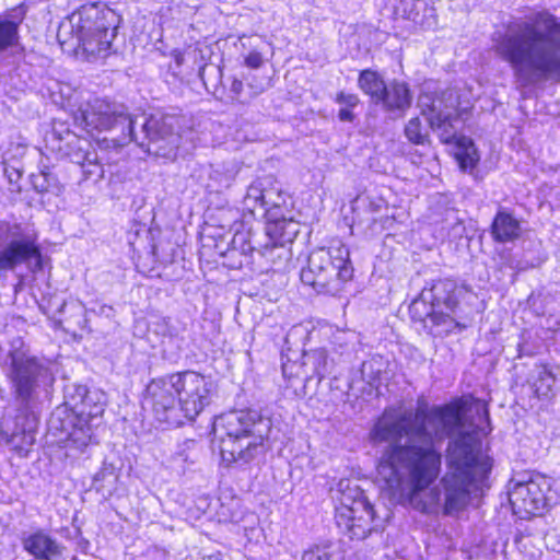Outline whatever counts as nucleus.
Instances as JSON below:
<instances>
[{
	"mask_svg": "<svg viewBox=\"0 0 560 560\" xmlns=\"http://www.w3.org/2000/svg\"><path fill=\"white\" fill-rule=\"evenodd\" d=\"M455 291V282L447 279L438 280L430 288L424 287L411 304L413 317L423 322L436 336L466 328L469 320L458 314Z\"/></svg>",
	"mask_w": 560,
	"mask_h": 560,
	"instance_id": "nucleus-8",
	"label": "nucleus"
},
{
	"mask_svg": "<svg viewBox=\"0 0 560 560\" xmlns=\"http://www.w3.org/2000/svg\"><path fill=\"white\" fill-rule=\"evenodd\" d=\"M18 30L16 22L0 16V52L15 44Z\"/></svg>",
	"mask_w": 560,
	"mask_h": 560,
	"instance_id": "nucleus-29",
	"label": "nucleus"
},
{
	"mask_svg": "<svg viewBox=\"0 0 560 560\" xmlns=\"http://www.w3.org/2000/svg\"><path fill=\"white\" fill-rule=\"evenodd\" d=\"M289 195L283 192L277 187H268L265 196V203L260 218H266L268 221L276 224L285 221V211L288 210Z\"/></svg>",
	"mask_w": 560,
	"mask_h": 560,
	"instance_id": "nucleus-19",
	"label": "nucleus"
},
{
	"mask_svg": "<svg viewBox=\"0 0 560 560\" xmlns=\"http://www.w3.org/2000/svg\"><path fill=\"white\" fill-rule=\"evenodd\" d=\"M244 84L242 80H238L236 78H233L231 86H230V93L232 94V98L236 100L241 103H248L249 96L243 95Z\"/></svg>",
	"mask_w": 560,
	"mask_h": 560,
	"instance_id": "nucleus-38",
	"label": "nucleus"
},
{
	"mask_svg": "<svg viewBox=\"0 0 560 560\" xmlns=\"http://www.w3.org/2000/svg\"><path fill=\"white\" fill-rule=\"evenodd\" d=\"M369 441L373 446L385 442V411L378 417L369 433Z\"/></svg>",
	"mask_w": 560,
	"mask_h": 560,
	"instance_id": "nucleus-33",
	"label": "nucleus"
},
{
	"mask_svg": "<svg viewBox=\"0 0 560 560\" xmlns=\"http://www.w3.org/2000/svg\"><path fill=\"white\" fill-rule=\"evenodd\" d=\"M175 381L185 421L195 420L211 401L212 383L194 371L175 373Z\"/></svg>",
	"mask_w": 560,
	"mask_h": 560,
	"instance_id": "nucleus-15",
	"label": "nucleus"
},
{
	"mask_svg": "<svg viewBox=\"0 0 560 560\" xmlns=\"http://www.w3.org/2000/svg\"><path fill=\"white\" fill-rule=\"evenodd\" d=\"M106 406V394L84 385L67 387L65 406L57 408L49 421V431L60 433L66 446L83 452L98 443V430Z\"/></svg>",
	"mask_w": 560,
	"mask_h": 560,
	"instance_id": "nucleus-6",
	"label": "nucleus"
},
{
	"mask_svg": "<svg viewBox=\"0 0 560 560\" xmlns=\"http://www.w3.org/2000/svg\"><path fill=\"white\" fill-rule=\"evenodd\" d=\"M338 117L341 121H352L354 118L352 112L348 107L340 108Z\"/></svg>",
	"mask_w": 560,
	"mask_h": 560,
	"instance_id": "nucleus-42",
	"label": "nucleus"
},
{
	"mask_svg": "<svg viewBox=\"0 0 560 560\" xmlns=\"http://www.w3.org/2000/svg\"><path fill=\"white\" fill-rule=\"evenodd\" d=\"M553 383H555V377H553L552 373L547 368H544L539 372L538 380L535 383L536 392L539 395H547L549 393V390L551 389Z\"/></svg>",
	"mask_w": 560,
	"mask_h": 560,
	"instance_id": "nucleus-34",
	"label": "nucleus"
},
{
	"mask_svg": "<svg viewBox=\"0 0 560 560\" xmlns=\"http://www.w3.org/2000/svg\"><path fill=\"white\" fill-rule=\"evenodd\" d=\"M196 446V442L194 440L185 441L183 445L179 446V450L175 453V460H179L183 463H194V447Z\"/></svg>",
	"mask_w": 560,
	"mask_h": 560,
	"instance_id": "nucleus-35",
	"label": "nucleus"
},
{
	"mask_svg": "<svg viewBox=\"0 0 560 560\" xmlns=\"http://www.w3.org/2000/svg\"><path fill=\"white\" fill-rule=\"evenodd\" d=\"M386 483H387V492H388V491H389V488L392 487V486H390V480H389L388 478H387V480H386Z\"/></svg>",
	"mask_w": 560,
	"mask_h": 560,
	"instance_id": "nucleus-44",
	"label": "nucleus"
},
{
	"mask_svg": "<svg viewBox=\"0 0 560 560\" xmlns=\"http://www.w3.org/2000/svg\"><path fill=\"white\" fill-rule=\"evenodd\" d=\"M491 43L523 92L545 81L560 82V18L549 10L509 22L492 34Z\"/></svg>",
	"mask_w": 560,
	"mask_h": 560,
	"instance_id": "nucleus-2",
	"label": "nucleus"
},
{
	"mask_svg": "<svg viewBox=\"0 0 560 560\" xmlns=\"http://www.w3.org/2000/svg\"><path fill=\"white\" fill-rule=\"evenodd\" d=\"M359 85L370 95L371 101L385 107V81L375 71L363 70L359 77Z\"/></svg>",
	"mask_w": 560,
	"mask_h": 560,
	"instance_id": "nucleus-21",
	"label": "nucleus"
},
{
	"mask_svg": "<svg viewBox=\"0 0 560 560\" xmlns=\"http://www.w3.org/2000/svg\"><path fill=\"white\" fill-rule=\"evenodd\" d=\"M411 104V96L405 83L394 82L387 88V115L400 116Z\"/></svg>",
	"mask_w": 560,
	"mask_h": 560,
	"instance_id": "nucleus-24",
	"label": "nucleus"
},
{
	"mask_svg": "<svg viewBox=\"0 0 560 560\" xmlns=\"http://www.w3.org/2000/svg\"><path fill=\"white\" fill-rule=\"evenodd\" d=\"M267 83L264 79H258L255 75L247 78V88L249 90L248 96L249 101L260 95L266 89Z\"/></svg>",
	"mask_w": 560,
	"mask_h": 560,
	"instance_id": "nucleus-36",
	"label": "nucleus"
},
{
	"mask_svg": "<svg viewBox=\"0 0 560 560\" xmlns=\"http://www.w3.org/2000/svg\"><path fill=\"white\" fill-rule=\"evenodd\" d=\"M511 483L509 500L513 512L522 517L540 513L550 500V480L542 475L522 474Z\"/></svg>",
	"mask_w": 560,
	"mask_h": 560,
	"instance_id": "nucleus-14",
	"label": "nucleus"
},
{
	"mask_svg": "<svg viewBox=\"0 0 560 560\" xmlns=\"http://www.w3.org/2000/svg\"><path fill=\"white\" fill-rule=\"evenodd\" d=\"M52 136L60 141L66 140L65 153H79L83 152L86 148H91V142L88 139L77 136L68 129L66 130V138H63L61 131L54 127Z\"/></svg>",
	"mask_w": 560,
	"mask_h": 560,
	"instance_id": "nucleus-27",
	"label": "nucleus"
},
{
	"mask_svg": "<svg viewBox=\"0 0 560 560\" xmlns=\"http://www.w3.org/2000/svg\"><path fill=\"white\" fill-rule=\"evenodd\" d=\"M272 421L256 410H233L214 421L220 452L226 464L246 465L266 451Z\"/></svg>",
	"mask_w": 560,
	"mask_h": 560,
	"instance_id": "nucleus-7",
	"label": "nucleus"
},
{
	"mask_svg": "<svg viewBox=\"0 0 560 560\" xmlns=\"http://www.w3.org/2000/svg\"><path fill=\"white\" fill-rule=\"evenodd\" d=\"M353 271L349 248L337 241L311 252L301 281L317 293L335 295L352 279Z\"/></svg>",
	"mask_w": 560,
	"mask_h": 560,
	"instance_id": "nucleus-9",
	"label": "nucleus"
},
{
	"mask_svg": "<svg viewBox=\"0 0 560 560\" xmlns=\"http://www.w3.org/2000/svg\"><path fill=\"white\" fill-rule=\"evenodd\" d=\"M518 221L506 212H498L492 223V235L499 242H510L520 235Z\"/></svg>",
	"mask_w": 560,
	"mask_h": 560,
	"instance_id": "nucleus-23",
	"label": "nucleus"
},
{
	"mask_svg": "<svg viewBox=\"0 0 560 560\" xmlns=\"http://www.w3.org/2000/svg\"><path fill=\"white\" fill-rule=\"evenodd\" d=\"M385 464V454H382L380 459H378V467H383V465Z\"/></svg>",
	"mask_w": 560,
	"mask_h": 560,
	"instance_id": "nucleus-43",
	"label": "nucleus"
},
{
	"mask_svg": "<svg viewBox=\"0 0 560 560\" xmlns=\"http://www.w3.org/2000/svg\"><path fill=\"white\" fill-rule=\"evenodd\" d=\"M418 106L440 140L454 144V156L460 168L471 171L480 158L474 141L459 133L472 107L466 93L451 88L435 95L428 85L419 95Z\"/></svg>",
	"mask_w": 560,
	"mask_h": 560,
	"instance_id": "nucleus-5",
	"label": "nucleus"
},
{
	"mask_svg": "<svg viewBox=\"0 0 560 560\" xmlns=\"http://www.w3.org/2000/svg\"><path fill=\"white\" fill-rule=\"evenodd\" d=\"M117 32L105 31V33L77 35L72 42H68L70 48H81L89 60L105 58L110 54L113 40Z\"/></svg>",
	"mask_w": 560,
	"mask_h": 560,
	"instance_id": "nucleus-17",
	"label": "nucleus"
},
{
	"mask_svg": "<svg viewBox=\"0 0 560 560\" xmlns=\"http://www.w3.org/2000/svg\"><path fill=\"white\" fill-rule=\"evenodd\" d=\"M176 383L175 373L152 380L147 386L143 400V407L149 408L154 419L166 427H179L185 423Z\"/></svg>",
	"mask_w": 560,
	"mask_h": 560,
	"instance_id": "nucleus-13",
	"label": "nucleus"
},
{
	"mask_svg": "<svg viewBox=\"0 0 560 560\" xmlns=\"http://www.w3.org/2000/svg\"><path fill=\"white\" fill-rule=\"evenodd\" d=\"M282 370H283V374L287 375V366L285 365L282 366Z\"/></svg>",
	"mask_w": 560,
	"mask_h": 560,
	"instance_id": "nucleus-45",
	"label": "nucleus"
},
{
	"mask_svg": "<svg viewBox=\"0 0 560 560\" xmlns=\"http://www.w3.org/2000/svg\"><path fill=\"white\" fill-rule=\"evenodd\" d=\"M387 7L393 10L395 19L412 21L423 28H432L438 24L435 10L428 0H387Z\"/></svg>",
	"mask_w": 560,
	"mask_h": 560,
	"instance_id": "nucleus-16",
	"label": "nucleus"
},
{
	"mask_svg": "<svg viewBox=\"0 0 560 560\" xmlns=\"http://www.w3.org/2000/svg\"><path fill=\"white\" fill-rule=\"evenodd\" d=\"M52 136L60 141L66 140L65 153H79L83 152L86 148H91V142L88 139L77 136L68 129L66 130V138H63L61 131L54 127Z\"/></svg>",
	"mask_w": 560,
	"mask_h": 560,
	"instance_id": "nucleus-28",
	"label": "nucleus"
},
{
	"mask_svg": "<svg viewBox=\"0 0 560 560\" xmlns=\"http://www.w3.org/2000/svg\"><path fill=\"white\" fill-rule=\"evenodd\" d=\"M118 472L113 464L104 463L94 475L92 488L103 498L107 499L117 490Z\"/></svg>",
	"mask_w": 560,
	"mask_h": 560,
	"instance_id": "nucleus-22",
	"label": "nucleus"
},
{
	"mask_svg": "<svg viewBox=\"0 0 560 560\" xmlns=\"http://www.w3.org/2000/svg\"><path fill=\"white\" fill-rule=\"evenodd\" d=\"M264 62L262 56L258 51H250L245 57V65L252 69H258Z\"/></svg>",
	"mask_w": 560,
	"mask_h": 560,
	"instance_id": "nucleus-40",
	"label": "nucleus"
},
{
	"mask_svg": "<svg viewBox=\"0 0 560 560\" xmlns=\"http://www.w3.org/2000/svg\"><path fill=\"white\" fill-rule=\"evenodd\" d=\"M469 411L478 423H466L462 406L418 409L395 425L387 421V468L405 470L410 502L424 513L463 511L491 470L481 442L490 432L488 409L478 401Z\"/></svg>",
	"mask_w": 560,
	"mask_h": 560,
	"instance_id": "nucleus-1",
	"label": "nucleus"
},
{
	"mask_svg": "<svg viewBox=\"0 0 560 560\" xmlns=\"http://www.w3.org/2000/svg\"><path fill=\"white\" fill-rule=\"evenodd\" d=\"M74 122L86 132H108L102 140L106 149H120L133 141L156 156L174 160L177 155L180 137L175 132L177 118L171 115H131L122 104L95 98L79 110Z\"/></svg>",
	"mask_w": 560,
	"mask_h": 560,
	"instance_id": "nucleus-4",
	"label": "nucleus"
},
{
	"mask_svg": "<svg viewBox=\"0 0 560 560\" xmlns=\"http://www.w3.org/2000/svg\"><path fill=\"white\" fill-rule=\"evenodd\" d=\"M285 253L283 246H278L277 244H266L259 254L264 256L268 260H275L276 257L281 258Z\"/></svg>",
	"mask_w": 560,
	"mask_h": 560,
	"instance_id": "nucleus-37",
	"label": "nucleus"
},
{
	"mask_svg": "<svg viewBox=\"0 0 560 560\" xmlns=\"http://www.w3.org/2000/svg\"><path fill=\"white\" fill-rule=\"evenodd\" d=\"M266 179L258 178L254 180L248 187L247 191L243 198V207L244 210H247L253 215H258L261 213L265 203V196L267 194L268 187H266Z\"/></svg>",
	"mask_w": 560,
	"mask_h": 560,
	"instance_id": "nucleus-25",
	"label": "nucleus"
},
{
	"mask_svg": "<svg viewBox=\"0 0 560 560\" xmlns=\"http://www.w3.org/2000/svg\"><path fill=\"white\" fill-rule=\"evenodd\" d=\"M38 233L25 223L0 221V278L24 266L30 272L43 270Z\"/></svg>",
	"mask_w": 560,
	"mask_h": 560,
	"instance_id": "nucleus-10",
	"label": "nucleus"
},
{
	"mask_svg": "<svg viewBox=\"0 0 560 560\" xmlns=\"http://www.w3.org/2000/svg\"><path fill=\"white\" fill-rule=\"evenodd\" d=\"M301 560H335L331 545H315L305 550Z\"/></svg>",
	"mask_w": 560,
	"mask_h": 560,
	"instance_id": "nucleus-30",
	"label": "nucleus"
},
{
	"mask_svg": "<svg viewBox=\"0 0 560 560\" xmlns=\"http://www.w3.org/2000/svg\"><path fill=\"white\" fill-rule=\"evenodd\" d=\"M336 102L340 105H343L345 107L351 108L359 104V98L355 94H347L341 92L337 95Z\"/></svg>",
	"mask_w": 560,
	"mask_h": 560,
	"instance_id": "nucleus-39",
	"label": "nucleus"
},
{
	"mask_svg": "<svg viewBox=\"0 0 560 560\" xmlns=\"http://www.w3.org/2000/svg\"><path fill=\"white\" fill-rule=\"evenodd\" d=\"M90 148H86L85 150H83V152H79V153H66L69 159L71 160V162L82 166V165H86V153L89 151Z\"/></svg>",
	"mask_w": 560,
	"mask_h": 560,
	"instance_id": "nucleus-41",
	"label": "nucleus"
},
{
	"mask_svg": "<svg viewBox=\"0 0 560 560\" xmlns=\"http://www.w3.org/2000/svg\"><path fill=\"white\" fill-rule=\"evenodd\" d=\"M0 366L10 382L15 406L14 417L2 421L1 434L5 443L24 457L35 442L39 408L54 383V375L21 337H14L0 349Z\"/></svg>",
	"mask_w": 560,
	"mask_h": 560,
	"instance_id": "nucleus-3",
	"label": "nucleus"
},
{
	"mask_svg": "<svg viewBox=\"0 0 560 560\" xmlns=\"http://www.w3.org/2000/svg\"><path fill=\"white\" fill-rule=\"evenodd\" d=\"M330 493L337 503L335 518L342 535L362 540L372 533L370 524L374 518V510L355 480L340 479L330 488Z\"/></svg>",
	"mask_w": 560,
	"mask_h": 560,
	"instance_id": "nucleus-11",
	"label": "nucleus"
},
{
	"mask_svg": "<svg viewBox=\"0 0 560 560\" xmlns=\"http://www.w3.org/2000/svg\"><path fill=\"white\" fill-rule=\"evenodd\" d=\"M332 368V360H329L328 353L323 348H317L304 352L302 369L304 370L305 377L324 378L330 373Z\"/></svg>",
	"mask_w": 560,
	"mask_h": 560,
	"instance_id": "nucleus-20",
	"label": "nucleus"
},
{
	"mask_svg": "<svg viewBox=\"0 0 560 560\" xmlns=\"http://www.w3.org/2000/svg\"><path fill=\"white\" fill-rule=\"evenodd\" d=\"M81 167L88 176L103 175V167L100 163L98 154L92 147L86 153V165H82Z\"/></svg>",
	"mask_w": 560,
	"mask_h": 560,
	"instance_id": "nucleus-32",
	"label": "nucleus"
},
{
	"mask_svg": "<svg viewBox=\"0 0 560 560\" xmlns=\"http://www.w3.org/2000/svg\"><path fill=\"white\" fill-rule=\"evenodd\" d=\"M120 21V15L114 10L101 1H93L80 7L60 23L57 38L61 46H66L77 35L117 32Z\"/></svg>",
	"mask_w": 560,
	"mask_h": 560,
	"instance_id": "nucleus-12",
	"label": "nucleus"
},
{
	"mask_svg": "<svg viewBox=\"0 0 560 560\" xmlns=\"http://www.w3.org/2000/svg\"><path fill=\"white\" fill-rule=\"evenodd\" d=\"M358 228L368 237L378 236L385 230V206L382 197L370 199L365 210L364 218L358 223Z\"/></svg>",
	"mask_w": 560,
	"mask_h": 560,
	"instance_id": "nucleus-18",
	"label": "nucleus"
},
{
	"mask_svg": "<svg viewBox=\"0 0 560 560\" xmlns=\"http://www.w3.org/2000/svg\"><path fill=\"white\" fill-rule=\"evenodd\" d=\"M465 233V225L463 220L458 217V211L455 209H447L445 215L441 221V238H448L455 241L462 238Z\"/></svg>",
	"mask_w": 560,
	"mask_h": 560,
	"instance_id": "nucleus-26",
	"label": "nucleus"
},
{
	"mask_svg": "<svg viewBox=\"0 0 560 560\" xmlns=\"http://www.w3.org/2000/svg\"><path fill=\"white\" fill-rule=\"evenodd\" d=\"M406 137L416 144L424 143L427 139V131L422 128L419 118L409 120L405 128Z\"/></svg>",
	"mask_w": 560,
	"mask_h": 560,
	"instance_id": "nucleus-31",
	"label": "nucleus"
}]
</instances>
